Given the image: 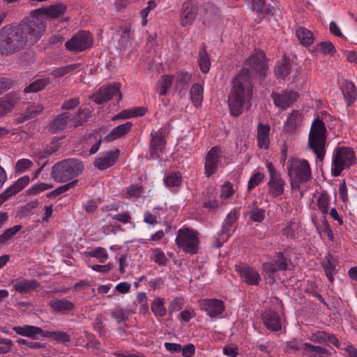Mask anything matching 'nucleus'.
I'll use <instances>...</instances> for the list:
<instances>
[{
    "label": "nucleus",
    "instance_id": "f257e3e1",
    "mask_svg": "<svg viewBox=\"0 0 357 357\" xmlns=\"http://www.w3.org/2000/svg\"><path fill=\"white\" fill-rule=\"evenodd\" d=\"M46 26L29 20L17 26L7 25L0 31V54L8 55L33 45L41 37Z\"/></svg>",
    "mask_w": 357,
    "mask_h": 357
},
{
    "label": "nucleus",
    "instance_id": "f03ea898",
    "mask_svg": "<svg viewBox=\"0 0 357 357\" xmlns=\"http://www.w3.org/2000/svg\"><path fill=\"white\" fill-rule=\"evenodd\" d=\"M253 93L251 81L241 77H235L228 96V106L230 114L237 117L243 111L244 107L250 103Z\"/></svg>",
    "mask_w": 357,
    "mask_h": 357
},
{
    "label": "nucleus",
    "instance_id": "7ed1b4c3",
    "mask_svg": "<svg viewBox=\"0 0 357 357\" xmlns=\"http://www.w3.org/2000/svg\"><path fill=\"white\" fill-rule=\"evenodd\" d=\"M82 161L70 158L56 162L51 172V177L58 183H64L78 176L84 171Z\"/></svg>",
    "mask_w": 357,
    "mask_h": 357
},
{
    "label": "nucleus",
    "instance_id": "20e7f679",
    "mask_svg": "<svg viewBox=\"0 0 357 357\" xmlns=\"http://www.w3.org/2000/svg\"><path fill=\"white\" fill-rule=\"evenodd\" d=\"M326 132L324 123L319 119H315L311 126L308 145L319 160H323L325 155Z\"/></svg>",
    "mask_w": 357,
    "mask_h": 357
},
{
    "label": "nucleus",
    "instance_id": "39448f33",
    "mask_svg": "<svg viewBox=\"0 0 357 357\" xmlns=\"http://www.w3.org/2000/svg\"><path fill=\"white\" fill-rule=\"evenodd\" d=\"M267 70L265 61V55L262 52H256L251 55L244 63V66L240 73L236 77H241L243 79L251 81L254 76H263Z\"/></svg>",
    "mask_w": 357,
    "mask_h": 357
},
{
    "label": "nucleus",
    "instance_id": "423d86ee",
    "mask_svg": "<svg viewBox=\"0 0 357 357\" xmlns=\"http://www.w3.org/2000/svg\"><path fill=\"white\" fill-rule=\"evenodd\" d=\"M356 162L354 153L351 148L341 146L335 149L332 160L331 173L338 176L342 172Z\"/></svg>",
    "mask_w": 357,
    "mask_h": 357
},
{
    "label": "nucleus",
    "instance_id": "0eeeda50",
    "mask_svg": "<svg viewBox=\"0 0 357 357\" xmlns=\"http://www.w3.org/2000/svg\"><path fill=\"white\" fill-rule=\"evenodd\" d=\"M287 171L290 179H294L299 183H305L312 176L310 164L306 160L289 159L287 162Z\"/></svg>",
    "mask_w": 357,
    "mask_h": 357
},
{
    "label": "nucleus",
    "instance_id": "6e6552de",
    "mask_svg": "<svg viewBox=\"0 0 357 357\" xmlns=\"http://www.w3.org/2000/svg\"><path fill=\"white\" fill-rule=\"evenodd\" d=\"M176 243L178 248L191 255L198 252V233L189 228L180 229L177 232Z\"/></svg>",
    "mask_w": 357,
    "mask_h": 357
},
{
    "label": "nucleus",
    "instance_id": "1a4fd4ad",
    "mask_svg": "<svg viewBox=\"0 0 357 357\" xmlns=\"http://www.w3.org/2000/svg\"><path fill=\"white\" fill-rule=\"evenodd\" d=\"M67 11V6L63 3H59L50 6L35 9L31 13L32 21L40 22L45 26L44 17L50 19H55L63 16Z\"/></svg>",
    "mask_w": 357,
    "mask_h": 357
},
{
    "label": "nucleus",
    "instance_id": "9d476101",
    "mask_svg": "<svg viewBox=\"0 0 357 357\" xmlns=\"http://www.w3.org/2000/svg\"><path fill=\"white\" fill-rule=\"evenodd\" d=\"M93 44V37L89 31H80L66 43V47L70 51L82 52Z\"/></svg>",
    "mask_w": 357,
    "mask_h": 357
},
{
    "label": "nucleus",
    "instance_id": "9b49d317",
    "mask_svg": "<svg viewBox=\"0 0 357 357\" xmlns=\"http://www.w3.org/2000/svg\"><path fill=\"white\" fill-rule=\"evenodd\" d=\"M266 167L270 176L268 183V192L274 197L281 196L284 193L285 182L271 162H268Z\"/></svg>",
    "mask_w": 357,
    "mask_h": 357
},
{
    "label": "nucleus",
    "instance_id": "f8f14e48",
    "mask_svg": "<svg viewBox=\"0 0 357 357\" xmlns=\"http://www.w3.org/2000/svg\"><path fill=\"white\" fill-rule=\"evenodd\" d=\"M120 84L114 82L100 87L98 91L91 96V99L96 104H102L118 95V100H121L122 95L120 92Z\"/></svg>",
    "mask_w": 357,
    "mask_h": 357
},
{
    "label": "nucleus",
    "instance_id": "ddd939ff",
    "mask_svg": "<svg viewBox=\"0 0 357 357\" xmlns=\"http://www.w3.org/2000/svg\"><path fill=\"white\" fill-rule=\"evenodd\" d=\"M197 6L192 1H185L181 6L179 21L182 26H188L193 24L197 15Z\"/></svg>",
    "mask_w": 357,
    "mask_h": 357
},
{
    "label": "nucleus",
    "instance_id": "4468645a",
    "mask_svg": "<svg viewBox=\"0 0 357 357\" xmlns=\"http://www.w3.org/2000/svg\"><path fill=\"white\" fill-rule=\"evenodd\" d=\"M165 140L161 129L152 130L151 132V142L149 148V158L156 159L160 157L165 148Z\"/></svg>",
    "mask_w": 357,
    "mask_h": 357
},
{
    "label": "nucleus",
    "instance_id": "2eb2a0df",
    "mask_svg": "<svg viewBox=\"0 0 357 357\" xmlns=\"http://www.w3.org/2000/svg\"><path fill=\"white\" fill-rule=\"evenodd\" d=\"M298 93L293 91H282L281 93H272L275 105L282 109H287L298 99Z\"/></svg>",
    "mask_w": 357,
    "mask_h": 357
},
{
    "label": "nucleus",
    "instance_id": "dca6fc26",
    "mask_svg": "<svg viewBox=\"0 0 357 357\" xmlns=\"http://www.w3.org/2000/svg\"><path fill=\"white\" fill-rule=\"evenodd\" d=\"M221 154V149L218 146L211 148L208 152L205 162V174L206 176L209 177L216 172Z\"/></svg>",
    "mask_w": 357,
    "mask_h": 357
},
{
    "label": "nucleus",
    "instance_id": "f3484780",
    "mask_svg": "<svg viewBox=\"0 0 357 357\" xmlns=\"http://www.w3.org/2000/svg\"><path fill=\"white\" fill-rule=\"evenodd\" d=\"M29 183V177L28 176H24L17 179L12 185L0 194V206L10 197L14 196L25 188Z\"/></svg>",
    "mask_w": 357,
    "mask_h": 357
},
{
    "label": "nucleus",
    "instance_id": "a211bd4d",
    "mask_svg": "<svg viewBox=\"0 0 357 357\" xmlns=\"http://www.w3.org/2000/svg\"><path fill=\"white\" fill-rule=\"evenodd\" d=\"M120 151L118 149L105 153L97 158L94 162V166L100 170L106 169L112 166L119 158Z\"/></svg>",
    "mask_w": 357,
    "mask_h": 357
},
{
    "label": "nucleus",
    "instance_id": "6ab92c4d",
    "mask_svg": "<svg viewBox=\"0 0 357 357\" xmlns=\"http://www.w3.org/2000/svg\"><path fill=\"white\" fill-rule=\"evenodd\" d=\"M19 100L20 96L15 92H10L0 98V117L10 112Z\"/></svg>",
    "mask_w": 357,
    "mask_h": 357
},
{
    "label": "nucleus",
    "instance_id": "aec40b11",
    "mask_svg": "<svg viewBox=\"0 0 357 357\" xmlns=\"http://www.w3.org/2000/svg\"><path fill=\"white\" fill-rule=\"evenodd\" d=\"M263 321L266 327L272 331H278L281 329L280 317L277 312L268 310L263 314Z\"/></svg>",
    "mask_w": 357,
    "mask_h": 357
},
{
    "label": "nucleus",
    "instance_id": "412c9836",
    "mask_svg": "<svg viewBox=\"0 0 357 357\" xmlns=\"http://www.w3.org/2000/svg\"><path fill=\"white\" fill-rule=\"evenodd\" d=\"M238 271L244 281L250 285H257L261 277L257 270L253 268L242 266H239Z\"/></svg>",
    "mask_w": 357,
    "mask_h": 357
},
{
    "label": "nucleus",
    "instance_id": "4be33fe9",
    "mask_svg": "<svg viewBox=\"0 0 357 357\" xmlns=\"http://www.w3.org/2000/svg\"><path fill=\"white\" fill-rule=\"evenodd\" d=\"M39 287V283L36 280H26L24 278L17 279L13 284L14 289L21 294L30 293Z\"/></svg>",
    "mask_w": 357,
    "mask_h": 357
},
{
    "label": "nucleus",
    "instance_id": "5701e85b",
    "mask_svg": "<svg viewBox=\"0 0 357 357\" xmlns=\"http://www.w3.org/2000/svg\"><path fill=\"white\" fill-rule=\"evenodd\" d=\"M236 220V213L235 211H231L227 216L225 223L222 227V234L218 240V243L215 245L217 248H220L224 242H225L229 237V231L234 226Z\"/></svg>",
    "mask_w": 357,
    "mask_h": 357
},
{
    "label": "nucleus",
    "instance_id": "b1692460",
    "mask_svg": "<svg viewBox=\"0 0 357 357\" xmlns=\"http://www.w3.org/2000/svg\"><path fill=\"white\" fill-rule=\"evenodd\" d=\"M132 127V123L130 121H127L125 123L119 125L114 128L105 137V139L109 141H113L116 139L121 138L129 132Z\"/></svg>",
    "mask_w": 357,
    "mask_h": 357
},
{
    "label": "nucleus",
    "instance_id": "393cba45",
    "mask_svg": "<svg viewBox=\"0 0 357 357\" xmlns=\"http://www.w3.org/2000/svg\"><path fill=\"white\" fill-rule=\"evenodd\" d=\"M270 126L268 124L259 123L257 126V145L259 148L267 149L269 145Z\"/></svg>",
    "mask_w": 357,
    "mask_h": 357
},
{
    "label": "nucleus",
    "instance_id": "a878e982",
    "mask_svg": "<svg viewBox=\"0 0 357 357\" xmlns=\"http://www.w3.org/2000/svg\"><path fill=\"white\" fill-rule=\"evenodd\" d=\"M70 121L73 122L72 115L68 112L63 113L52 121L50 129L54 132H60L63 130Z\"/></svg>",
    "mask_w": 357,
    "mask_h": 357
},
{
    "label": "nucleus",
    "instance_id": "bb28decb",
    "mask_svg": "<svg viewBox=\"0 0 357 357\" xmlns=\"http://www.w3.org/2000/svg\"><path fill=\"white\" fill-rule=\"evenodd\" d=\"M13 329L18 335L31 338H35L38 335L43 336V331L40 328L33 326H14Z\"/></svg>",
    "mask_w": 357,
    "mask_h": 357
},
{
    "label": "nucleus",
    "instance_id": "cd10ccee",
    "mask_svg": "<svg viewBox=\"0 0 357 357\" xmlns=\"http://www.w3.org/2000/svg\"><path fill=\"white\" fill-rule=\"evenodd\" d=\"M224 303L218 299H209L205 303V309L211 317H215L224 311Z\"/></svg>",
    "mask_w": 357,
    "mask_h": 357
},
{
    "label": "nucleus",
    "instance_id": "c85d7f7f",
    "mask_svg": "<svg viewBox=\"0 0 357 357\" xmlns=\"http://www.w3.org/2000/svg\"><path fill=\"white\" fill-rule=\"evenodd\" d=\"M198 63L202 73H207L211 68V59L206 52V46L202 44L199 47Z\"/></svg>",
    "mask_w": 357,
    "mask_h": 357
},
{
    "label": "nucleus",
    "instance_id": "c756f323",
    "mask_svg": "<svg viewBox=\"0 0 357 357\" xmlns=\"http://www.w3.org/2000/svg\"><path fill=\"white\" fill-rule=\"evenodd\" d=\"M342 91L347 105H351L356 98V87L354 83L344 80L342 84Z\"/></svg>",
    "mask_w": 357,
    "mask_h": 357
},
{
    "label": "nucleus",
    "instance_id": "7c9ffc66",
    "mask_svg": "<svg viewBox=\"0 0 357 357\" xmlns=\"http://www.w3.org/2000/svg\"><path fill=\"white\" fill-rule=\"evenodd\" d=\"M50 305L54 310L61 312H69L74 307L73 303L65 298L52 300L50 302Z\"/></svg>",
    "mask_w": 357,
    "mask_h": 357
},
{
    "label": "nucleus",
    "instance_id": "2f4dec72",
    "mask_svg": "<svg viewBox=\"0 0 357 357\" xmlns=\"http://www.w3.org/2000/svg\"><path fill=\"white\" fill-rule=\"evenodd\" d=\"M252 10L258 14L265 16L267 15H273V8L270 5H266L265 0H250Z\"/></svg>",
    "mask_w": 357,
    "mask_h": 357
},
{
    "label": "nucleus",
    "instance_id": "473e14b6",
    "mask_svg": "<svg viewBox=\"0 0 357 357\" xmlns=\"http://www.w3.org/2000/svg\"><path fill=\"white\" fill-rule=\"evenodd\" d=\"M303 121L302 114L298 111H293L286 121V128L288 131L293 132L300 126Z\"/></svg>",
    "mask_w": 357,
    "mask_h": 357
},
{
    "label": "nucleus",
    "instance_id": "72a5a7b5",
    "mask_svg": "<svg viewBox=\"0 0 357 357\" xmlns=\"http://www.w3.org/2000/svg\"><path fill=\"white\" fill-rule=\"evenodd\" d=\"M296 36L301 41V44L305 46H309L314 42L312 33L310 30L302 26L297 29Z\"/></svg>",
    "mask_w": 357,
    "mask_h": 357
},
{
    "label": "nucleus",
    "instance_id": "f704fd0d",
    "mask_svg": "<svg viewBox=\"0 0 357 357\" xmlns=\"http://www.w3.org/2000/svg\"><path fill=\"white\" fill-rule=\"evenodd\" d=\"M303 354L311 357L318 354L329 355L330 352L325 348L320 346H314L310 343H303Z\"/></svg>",
    "mask_w": 357,
    "mask_h": 357
},
{
    "label": "nucleus",
    "instance_id": "c9c22d12",
    "mask_svg": "<svg viewBox=\"0 0 357 357\" xmlns=\"http://www.w3.org/2000/svg\"><path fill=\"white\" fill-rule=\"evenodd\" d=\"M312 222H313L314 225H315L317 231L320 234H326L329 240L333 241L334 236H333L332 229L331 228V226L326 220V216L322 217V218L321 220V225H318L316 222V221L314 220V218H312Z\"/></svg>",
    "mask_w": 357,
    "mask_h": 357
},
{
    "label": "nucleus",
    "instance_id": "e433bc0d",
    "mask_svg": "<svg viewBox=\"0 0 357 357\" xmlns=\"http://www.w3.org/2000/svg\"><path fill=\"white\" fill-rule=\"evenodd\" d=\"M331 199L327 192H321L317 199V206L319 210L322 213L323 216H326L328 213Z\"/></svg>",
    "mask_w": 357,
    "mask_h": 357
},
{
    "label": "nucleus",
    "instance_id": "4c0bfd02",
    "mask_svg": "<svg viewBox=\"0 0 357 357\" xmlns=\"http://www.w3.org/2000/svg\"><path fill=\"white\" fill-rule=\"evenodd\" d=\"M190 96L194 105L199 106L203 99V87L199 84H193L190 89Z\"/></svg>",
    "mask_w": 357,
    "mask_h": 357
},
{
    "label": "nucleus",
    "instance_id": "58836bf2",
    "mask_svg": "<svg viewBox=\"0 0 357 357\" xmlns=\"http://www.w3.org/2000/svg\"><path fill=\"white\" fill-rule=\"evenodd\" d=\"M42 337H52L54 340L62 343L70 341V336L63 331H43Z\"/></svg>",
    "mask_w": 357,
    "mask_h": 357
},
{
    "label": "nucleus",
    "instance_id": "ea45409f",
    "mask_svg": "<svg viewBox=\"0 0 357 357\" xmlns=\"http://www.w3.org/2000/svg\"><path fill=\"white\" fill-rule=\"evenodd\" d=\"M50 82L49 78H41L30 84L24 89L25 93L38 92L42 90Z\"/></svg>",
    "mask_w": 357,
    "mask_h": 357
},
{
    "label": "nucleus",
    "instance_id": "a19ab883",
    "mask_svg": "<svg viewBox=\"0 0 357 357\" xmlns=\"http://www.w3.org/2000/svg\"><path fill=\"white\" fill-rule=\"evenodd\" d=\"M91 116L88 108H80L78 114L73 118V126L75 128L84 123Z\"/></svg>",
    "mask_w": 357,
    "mask_h": 357
},
{
    "label": "nucleus",
    "instance_id": "79ce46f5",
    "mask_svg": "<svg viewBox=\"0 0 357 357\" xmlns=\"http://www.w3.org/2000/svg\"><path fill=\"white\" fill-rule=\"evenodd\" d=\"M87 256L98 259L100 263L104 264L108 259L107 250L102 247L94 248L86 253Z\"/></svg>",
    "mask_w": 357,
    "mask_h": 357
},
{
    "label": "nucleus",
    "instance_id": "37998d69",
    "mask_svg": "<svg viewBox=\"0 0 357 357\" xmlns=\"http://www.w3.org/2000/svg\"><path fill=\"white\" fill-rule=\"evenodd\" d=\"M323 266L325 270L326 274L331 282L333 281V273L335 271V259L332 256L329 255L326 257L325 260L323 262Z\"/></svg>",
    "mask_w": 357,
    "mask_h": 357
},
{
    "label": "nucleus",
    "instance_id": "c03bdc74",
    "mask_svg": "<svg viewBox=\"0 0 357 357\" xmlns=\"http://www.w3.org/2000/svg\"><path fill=\"white\" fill-rule=\"evenodd\" d=\"M151 310L156 317H164L166 314V309L163 301L160 298H155L151 303Z\"/></svg>",
    "mask_w": 357,
    "mask_h": 357
},
{
    "label": "nucleus",
    "instance_id": "a18cd8bd",
    "mask_svg": "<svg viewBox=\"0 0 357 357\" xmlns=\"http://www.w3.org/2000/svg\"><path fill=\"white\" fill-rule=\"evenodd\" d=\"M111 315L117 323L120 324L128 319L130 312L128 310L117 306L112 310Z\"/></svg>",
    "mask_w": 357,
    "mask_h": 357
},
{
    "label": "nucleus",
    "instance_id": "49530a36",
    "mask_svg": "<svg viewBox=\"0 0 357 357\" xmlns=\"http://www.w3.org/2000/svg\"><path fill=\"white\" fill-rule=\"evenodd\" d=\"M250 218L254 222H261L265 217V211L263 208L256 206V203H252V208L250 213Z\"/></svg>",
    "mask_w": 357,
    "mask_h": 357
},
{
    "label": "nucleus",
    "instance_id": "de8ad7c7",
    "mask_svg": "<svg viewBox=\"0 0 357 357\" xmlns=\"http://www.w3.org/2000/svg\"><path fill=\"white\" fill-rule=\"evenodd\" d=\"M151 252V257L155 263L160 266H164L167 264V258L162 250L160 248L153 249Z\"/></svg>",
    "mask_w": 357,
    "mask_h": 357
},
{
    "label": "nucleus",
    "instance_id": "09e8293b",
    "mask_svg": "<svg viewBox=\"0 0 357 357\" xmlns=\"http://www.w3.org/2000/svg\"><path fill=\"white\" fill-rule=\"evenodd\" d=\"M275 72L278 77L284 78L290 73V63L287 61L278 63L275 66Z\"/></svg>",
    "mask_w": 357,
    "mask_h": 357
},
{
    "label": "nucleus",
    "instance_id": "8fccbe9b",
    "mask_svg": "<svg viewBox=\"0 0 357 357\" xmlns=\"http://www.w3.org/2000/svg\"><path fill=\"white\" fill-rule=\"evenodd\" d=\"M191 80V75L187 72H179L176 75L175 86L181 88L186 86Z\"/></svg>",
    "mask_w": 357,
    "mask_h": 357
},
{
    "label": "nucleus",
    "instance_id": "3c124183",
    "mask_svg": "<svg viewBox=\"0 0 357 357\" xmlns=\"http://www.w3.org/2000/svg\"><path fill=\"white\" fill-rule=\"evenodd\" d=\"M181 183V175L180 173L173 172L165 178V183L169 187H177Z\"/></svg>",
    "mask_w": 357,
    "mask_h": 357
},
{
    "label": "nucleus",
    "instance_id": "603ef678",
    "mask_svg": "<svg viewBox=\"0 0 357 357\" xmlns=\"http://www.w3.org/2000/svg\"><path fill=\"white\" fill-rule=\"evenodd\" d=\"M21 229L22 226L20 225H17L6 229L2 234L0 235V243H3L10 239L19 231H20Z\"/></svg>",
    "mask_w": 357,
    "mask_h": 357
},
{
    "label": "nucleus",
    "instance_id": "864d4df0",
    "mask_svg": "<svg viewBox=\"0 0 357 357\" xmlns=\"http://www.w3.org/2000/svg\"><path fill=\"white\" fill-rule=\"evenodd\" d=\"M77 183H78L77 180H74L70 183H68L62 185V186L58 187L56 189H55L54 190H53L49 193V197H56V196L68 191L70 188H74L77 184Z\"/></svg>",
    "mask_w": 357,
    "mask_h": 357
},
{
    "label": "nucleus",
    "instance_id": "5fc2aeb1",
    "mask_svg": "<svg viewBox=\"0 0 357 357\" xmlns=\"http://www.w3.org/2000/svg\"><path fill=\"white\" fill-rule=\"evenodd\" d=\"M78 66H79V64H70L68 66L60 67V68L54 69L52 71V75L55 77H62V76L66 75L67 73L74 70Z\"/></svg>",
    "mask_w": 357,
    "mask_h": 357
},
{
    "label": "nucleus",
    "instance_id": "6e6d98bb",
    "mask_svg": "<svg viewBox=\"0 0 357 357\" xmlns=\"http://www.w3.org/2000/svg\"><path fill=\"white\" fill-rule=\"evenodd\" d=\"M131 33L129 29L126 28L123 31L119 41V46L121 49H125L131 45Z\"/></svg>",
    "mask_w": 357,
    "mask_h": 357
},
{
    "label": "nucleus",
    "instance_id": "4d7b16f0",
    "mask_svg": "<svg viewBox=\"0 0 357 357\" xmlns=\"http://www.w3.org/2000/svg\"><path fill=\"white\" fill-rule=\"evenodd\" d=\"M33 165V162L29 159H20L15 164V172L17 173H22L30 169Z\"/></svg>",
    "mask_w": 357,
    "mask_h": 357
},
{
    "label": "nucleus",
    "instance_id": "13d9d810",
    "mask_svg": "<svg viewBox=\"0 0 357 357\" xmlns=\"http://www.w3.org/2000/svg\"><path fill=\"white\" fill-rule=\"evenodd\" d=\"M264 174L261 172H257L255 174H253L248 184V190L249 191H251L252 189H254L255 187H257L264 178Z\"/></svg>",
    "mask_w": 357,
    "mask_h": 357
},
{
    "label": "nucleus",
    "instance_id": "bf43d9fd",
    "mask_svg": "<svg viewBox=\"0 0 357 357\" xmlns=\"http://www.w3.org/2000/svg\"><path fill=\"white\" fill-rule=\"evenodd\" d=\"M137 302L140 305L139 310L143 314L149 311L147 297L145 293L139 292L137 296Z\"/></svg>",
    "mask_w": 357,
    "mask_h": 357
},
{
    "label": "nucleus",
    "instance_id": "052dcab7",
    "mask_svg": "<svg viewBox=\"0 0 357 357\" xmlns=\"http://www.w3.org/2000/svg\"><path fill=\"white\" fill-rule=\"evenodd\" d=\"M143 193L142 186L137 185H130L126 190L127 197H139Z\"/></svg>",
    "mask_w": 357,
    "mask_h": 357
},
{
    "label": "nucleus",
    "instance_id": "680f3d73",
    "mask_svg": "<svg viewBox=\"0 0 357 357\" xmlns=\"http://www.w3.org/2000/svg\"><path fill=\"white\" fill-rule=\"evenodd\" d=\"M43 109L44 107L42 105L33 103L28 106L26 109V112L29 116H30V119H32L40 114L43 110Z\"/></svg>",
    "mask_w": 357,
    "mask_h": 357
},
{
    "label": "nucleus",
    "instance_id": "e2e57ef3",
    "mask_svg": "<svg viewBox=\"0 0 357 357\" xmlns=\"http://www.w3.org/2000/svg\"><path fill=\"white\" fill-rule=\"evenodd\" d=\"M326 333L324 331H317V333H312L309 339L315 343L324 344L326 343Z\"/></svg>",
    "mask_w": 357,
    "mask_h": 357
},
{
    "label": "nucleus",
    "instance_id": "0e129e2a",
    "mask_svg": "<svg viewBox=\"0 0 357 357\" xmlns=\"http://www.w3.org/2000/svg\"><path fill=\"white\" fill-rule=\"evenodd\" d=\"M273 263L276 265L278 269L280 271H284L287 268V264L286 258L280 253H278L275 256V258L273 260Z\"/></svg>",
    "mask_w": 357,
    "mask_h": 357
},
{
    "label": "nucleus",
    "instance_id": "69168bd1",
    "mask_svg": "<svg viewBox=\"0 0 357 357\" xmlns=\"http://www.w3.org/2000/svg\"><path fill=\"white\" fill-rule=\"evenodd\" d=\"M232 185L229 182H225L221 188L220 196L222 198H228L234 194Z\"/></svg>",
    "mask_w": 357,
    "mask_h": 357
},
{
    "label": "nucleus",
    "instance_id": "338daca9",
    "mask_svg": "<svg viewBox=\"0 0 357 357\" xmlns=\"http://www.w3.org/2000/svg\"><path fill=\"white\" fill-rule=\"evenodd\" d=\"M79 104V98H70L66 101H65L61 108L63 109L68 110L75 108Z\"/></svg>",
    "mask_w": 357,
    "mask_h": 357
},
{
    "label": "nucleus",
    "instance_id": "774afa93",
    "mask_svg": "<svg viewBox=\"0 0 357 357\" xmlns=\"http://www.w3.org/2000/svg\"><path fill=\"white\" fill-rule=\"evenodd\" d=\"M181 352L183 357H192L195 353V347L193 344H188L182 347Z\"/></svg>",
    "mask_w": 357,
    "mask_h": 357
}]
</instances>
